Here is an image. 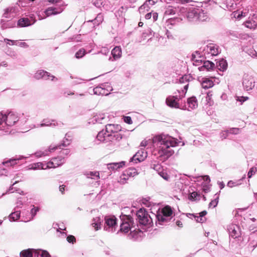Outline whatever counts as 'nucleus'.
I'll use <instances>...</instances> for the list:
<instances>
[{
  "label": "nucleus",
  "instance_id": "nucleus-41",
  "mask_svg": "<svg viewBox=\"0 0 257 257\" xmlns=\"http://www.w3.org/2000/svg\"><path fill=\"white\" fill-rule=\"evenodd\" d=\"M87 178H90L93 179H97L99 178L98 172H90L86 174Z\"/></svg>",
  "mask_w": 257,
  "mask_h": 257
},
{
  "label": "nucleus",
  "instance_id": "nucleus-2",
  "mask_svg": "<svg viewBox=\"0 0 257 257\" xmlns=\"http://www.w3.org/2000/svg\"><path fill=\"white\" fill-rule=\"evenodd\" d=\"M184 89L181 91L178 90L179 95H177L175 93V95H170L168 96L166 99V104L171 107L175 108H179L181 109H186V104L185 103H183L179 101L182 100L185 96L188 89V84L185 85L183 87Z\"/></svg>",
  "mask_w": 257,
  "mask_h": 257
},
{
  "label": "nucleus",
  "instance_id": "nucleus-58",
  "mask_svg": "<svg viewBox=\"0 0 257 257\" xmlns=\"http://www.w3.org/2000/svg\"><path fill=\"white\" fill-rule=\"evenodd\" d=\"M124 121L129 124H131L133 123V121L132 120V118L130 116H126L123 117Z\"/></svg>",
  "mask_w": 257,
  "mask_h": 257
},
{
  "label": "nucleus",
  "instance_id": "nucleus-17",
  "mask_svg": "<svg viewBox=\"0 0 257 257\" xmlns=\"http://www.w3.org/2000/svg\"><path fill=\"white\" fill-rule=\"evenodd\" d=\"M242 85L246 91L250 90L254 87V81L252 78L245 76L243 79Z\"/></svg>",
  "mask_w": 257,
  "mask_h": 257
},
{
  "label": "nucleus",
  "instance_id": "nucleus-44",
  "mask_svg": "<svg viewBox=\"0 0 257 257\" xmlns=\"http://www.w3.org/2000/svg\"><path fill=\"white\" fill-rule=\"evenodd\" d=\"M61 145H50L48 149H47V153H48V156L49 154L52 152H54L55 150L58 149V148H60Z\"/></svg>",
  "mask_w": 257,
  "mask_h": 257
},
{
  "label": "nucleus",
  "instance_id": "nucleus-49",
  "mask_svg": "<svg viewBox=\"0 0 257 257\" xmlns=\"http://www.w3.org/2000/svg\"><path fill=\"white\" fill-rule=\"evenodd\" d=\"M218 198H219V196H218V195H217L216 196V197L213 200H212L210 202V203L209 204V207H212L213 208H214L215 207H216L218 202Z\"/></svg>",
  "mask_w": 257,
  "mask_h": 257
},
{
  "label": "nucleus",
  "instance_id": "nucleus-13",
  "mask_svg": "<svg viewBox=\"0 0 257 257\" xmlns=\"http://www.w3.org/2000/svg\"><path fill=\"white\" fill-rule=\"evenodd\" d=\"M63 123L60 121H57L54 119H44L41 123L38 124L37 127L43 126H51V127H61Z\"/></svg>",
  "mask_w": 257,
  "mask_h": 257
},
{
  "label": "nucleus",
  "instance_id": "nucleus-61",
  "mask_svg": "<svg viewBox=\"0 0 257 257\" xmlns=\"http://www.w3.org/2000/svg\"><path fill=\"white\" fill-rule=\"evenodd\" d=\"M8 171L7 169L4 168V169H0V176L5 175L8 176Z\"/></svg>",
  "mask_w": 257,
  "mask_h": 257
},
{
  "label": "nucleus",
  "instance_id": "nucleus-15",
  "mask_svg": "<svg viewBox=\"0 0 257 257\" xmlns=\"http://www.w3.org/2000/svg\"><path fill=\"white\" fill-rule=\"evenodd\" d=\"M34 77L37 79L43 78L45 79H51L52 81L57 80L55 76L51 75L50 73L43 70L37 71L35 74Z\"/></svg>",
  "mask_w": 257,
  "mask_h": 257
},
{
  "label": "nucleus",
  "instance_id": "nucleus-24",
  "mask_svg": "<svg viewBox=\"0 0 257 257\" xmlns=\"http://www.w3.org/2000/svg\"><path fill=\"white\" fill-rule=\"evenodd\" d=\"M36 20L34 19L29 20L28 18L20 19L18 22V25L20 27H25L29 26L35 23Z\"/></svg>",
  "mask_w": 257,
  "mask_h": 257
},
{
  "label": "nucleus",
  "instance_id": "nucleus-27",
  "mask_svg": "<svg viewBox=\"0 0 257 257\" xmlns=\"http://www.w3.org/2000/svg\"><path fill=\"white\" fill-rule=\"evenodd\" d=\"M49 169L47 163H43L42 162H38L30 165L29 166V170H37V169Z\"/></svg>",
  "mask_w": 257,
  "mask_h": 257
},
{
  "label": "nucleus",
  "instance_id": "nucleus-40",
  "mask_svg": "<svg viewBox=\"0 0 257 257\" xmlns=\"http://www.w3.org/2000/svg\"><path fill=\"white\" fill-rule=\"evenodd\" d=\"M177 12V9L176 8H173L172 7H169L167 8L165 12V14L166 15H174Z\"/></svg>",
  "mask_w": 257,
  "mask_h": 257
},
{
  "label": "nucleus",
  "instance_id": "nucleus-18",
  "mask_svg": "<svg viewBox=\"0 0 257 257\" xmlns=\"http://www.w3.org/2000/svg\"><path fill=\"white\" fill-rule=\"evenodd\" d=\"M246 28L254 30L257 28V16L249 18L243 24Z\"/></svg>",
  "mask_w": 257,
  "mask_h": 257
},
{
  "label": "nucleus",
  "instance_id": "nucleus-19",
  "mask_svg": "<svg viewBox=\"0 0 257 257\" xmlns=\"http://www.w3.org/2000/svg\"><path fill=\"white\" fill-rule=\"evenodd\" d=\"M228 230L229 235L233 238L238 237L240 234L239 227L237 225L231 224L229 225Z\"/></svg>",
  "mask_w": 257,
  "mask_h": 257
},
{
  "label": "nucleus",
  "instance_id": "nucleus-57",
  "mask_svg": "<svg viewBox=\"0 0 257 257\" xmlns=\"http://www.w3.org/2000/svg\"><path fill=\"white\" fill-rule=\"evenodd\" d=\"M7 54L13 58H16L17 57V54L14 51H9L7 52Z\"/></svg>",
  "mask_w": 257,
  "mask_h": 257
},
{
  "label": "nucleus",
  "instance_id": "nucleus-32",
  "mask_svg": "<svg viewBox=\"0 0 257 257\" xmlns=\"http://www.w3.org/2000/svg\"><path fill=\"white\" fill-rule=\"evenodd\" d=\"M6 112H0V130L6 132Z\"/></svg>",
  "mask_w": 257,
  "mask_h": 257
},
{
  "label": "nucleus",
  "instance_id": "nucleus-11",
  "mask_svg": "<svg viewBox=\"0 0 257 257\" xmlns=\"http://www.w3.org/2000/svg\"><path fill=\"white\" fill-rule=\"evenodd\" d=\"M6 132H7L18 121L19 117L18 115L13 112H6Z\"/></svg>",
  "mask_w": 257,
  "mask_h": 257
},
{
  "label": "nucleus",
  "instance_id": "nucleus-26",
  "mask_svg": "<svg viewBox=\"0 0 257 257\" xmlns=\"http://www.w3.org/2000/svg\"><path fill=\"white\" fill-rule=\"evenodd\" d=\"M215 67V64L209 61H204L203 62V65L198 67L199 71H204L206 70L209 71L213 69Z\"/></svg>",
  "mask_w": 257,
  "mask_h": 257
},
{
  "label": "nucleus",
  "instance_id": "nucleus-33",
  "mask_svg": "<svg viewBox=\"0 0 257 257\" xmlns=\"http://www.w3.org/2000/svg\"><path fill=\"white\" fill-rule=\"evenodd\" d=\"M122 51L119 46L113 48V60L119 59L121 57Z\"/></svg>",
  "mask_w": 257,
  "mask_h": 257
},
{
  "label": "nucleus",
  "instance_id": "nucleus-22",
  "mask_svg": "<svg viewBox=\"0 0 257 257\" xmlns=\"http://www.w3.org/2000/svg\"><path fill=\"white\" fill-rule=\"evenodd\" d=\"M27 157H24L23 156H16L15 158L10 159V160L4 161L3 162V164L6 167H13L14 166L17 165L18 164V161L21 160L22 159H25L27 158Z\"/></svg>",
  "mask_w": 257,
  "mask_h": 257
},
{
  "label": "nucleus",
  "instance_id": "nucleus-52",
  "mask_svg": "<svg viewBox=\"0 0 257 257\" xmlns=\"http://www.w3.org/2000/svg\"><path fill=\"white\" fill-rule=\"evenodd\" d=\"M4 42L10 45H17V41L11 40L6 38L4 39Z\"/></svg>",
  "mask_w": 257,
  "mask_h": 257
},
{
  "label": "nucleus",
  "instance_id": "nucleus-39",
  "mask_svg": "<svg viewBox=\"0 0 257 257\" xmlns=\"http://www.w3.org/2000/svg\"><path fill=\"white\" fill-rule=\"evenodd\" d=\"M157 2V0H148L144 5L141 6L139 8V11L141 12L146 7H148V5H154Z\"/></svg>",
  "mask_w": 257,
  "mask_h": 257
},
{
  "label": "nucleus",
  "instance_id": "nucleus-21",
  "mask_svg": "<svg viewBox=\"0 0 257 257\" xmlns=\"http://www.w3.org/2000/svg\"><path fill=\"white\" fill-rule=\"evenodd\" d=\"M187 105H186V109L188 111L196 109L198 107L197 100L195 96H192L187 99Z\"/></svg>",
  "mask_w": 257,
  "mask_h": 257
},
{
  "label": "nucleus",
  "instance_id": "nucleus-20",
  "mask_svg": "<svg viewBox=\"0 0 257 257\" xmlns=\"http://www.w3.org/2000/svg\"><path fill=\"white\" fill-rule=\"evenodd\" d=\"M200 9H197L193 7H190L188 13L186 14V17L189 21L197 20V14L199 13Z\"/></svg>",
  "mask_w": 257,
  "mask_h": 257
},
{
  "label": "nucleus",
  "instance_id": "nucleus-30",
  "mask_svg": "<svg viewBox=\"0 0 257 257\" xmlns=\"http://www.w3.org/2000/svg\"><path fill=\"white\" fill-rule=\"evenodd\" d=\"M245 178V175L241 179L236 180H230L228 182L227 186L229 188H232L240 185L242 184V180Z\"/></svg>",
  "mask_w": 257,
  "mask_h": 257
},
{
  "label": "nucleus",
  "instance_id": "nucleus-59",
  "mask_svg": "<svg viewBox=\"0 0 257 257\" xmlns=\"http://www.w3.org/2000/svg\"><path fill=\"white\" fill-rule=\"evenodd\" d=\"M100 52L105 55H107L109 52V50L107 47H103L102 48Z\"/></svg>",
  "mask_w": 257,
  "mask_h": 257
},
{
  "label": "nucleus",
  "instance_id": "nucleus-51",
  "mask_svg": "<svg viewBox=\"0 0 257 257\" xmlns=\"http://www.w3.org/2000/svg\"><path fill=\"white\" fill-rule=\"evenodd\" d=\"M70 151L69 149H63L61 151L59 156H62V157H64L65 158V156H67V155H68L70 154Z\"/></svg>",
  "mask_w": 257,
  "mask_h": 257
},
{
  "label": "nucleus",
  "instance_id": "nucleus-29",
  "mask_svg": "<svg viewBox=\"0 0 257 257\" xmlns=\"http://www.w3.org/2000/svg\"><path fill=\"white\" fill-rule=\"evenodd\" d=\"M102 219L100 217H96L93 218L92 222V226L96 230H98L101 228Z\"/></svg>",
  "mask_w": 257,
  "mask_h": 257
},
{
  "label": "nucleus",
  "instance_id": "nucleus-25",
  "mask_svg": "<svg viewBox=\"0 0 257 257\" xmlns=\"http://www.w3.org/2000/svg\"><path fill=\"white\" fill-rule=\"evenodd\" d=\"M206 51L208 54H210L212 56L217 55L220 52L218 47L214 44L207 45Z\"/></svg>",
  "mask_w": 257,
  "mask_h": 257
},
{
  "label": "nucleus",
  "instance_id": "nucleus-64",
  "mask_svg": "<svg viewBox=\"0 0 257 257\" xmlns=\"http://www.w3.org/2000/svg\"><path fill=\"white\" fill-rule=\"evenodd\" d=\"M249 55L252 57L257 58V52L254 50L250 51Z\"/></svg>",
  "mask_w": 257,
  "mask_h": 257
},
{
  "label": "nucleus",
  "instance_id": "nucleus-16",
  "mask_svg": "<svg viewBox=\"0 0 257 257\" xmlns=\"http://www.w3.org/2000/svg\"><path fill=\"white\" fill-rule=\"evenodd\" d=\"M147 157V152L144 149L139 150L136 154L131 159V162L135 161L137 163L138 162L143 161Z\"/></svg>",
  "mask_w": 257,
  "mask_h": 257
},
{
  "label": "nucleus",
  "instance_id": "nucleus-60",
  "mask_svg": "<svg viewBox=\"0 0 257 257\" xmlns=\"http://www.w3.org/2000/svg\"><path fill=\"white\" fill-rule=\"evenodd\" d=\"M67 240L69 243H73L74 242H75V238L73 235H69L67 237Z\"/></svg>",
  "mask_w": 257,
  "mask_h": 257
},
{
  "label": "nucleus",
  "instance_id": "nucleus-63",
  "mask_svg": "<svg viewBox=\"0 0 257 257\" xmlns=\"http://www.w3.org/2000/svg\"><path fill=\"white\" fill-rule=\"evenodd\" d=\"M113 138H115L116 140L119 141L122 138V136L119 133L117 132L115 134L113 133Z\"/></svg>",
  "mask_w": 257,
  "mask_h": 257
},
{
  "label": "nucleus",
  "instance_id": "nucleus-6",
  "mask_svg": "<svg viewBox=\"0 0 257 257\" xmlns=\"http://www.w3.org/2000/svg\"><path fill=\"white\" fill-rule=\"evenodd\" d=\"M137 219L141 225H149L153 223L152 217L144 209H140L136 214Z\"/></svg>",
  "mask_w": 257,
  "mask_h": 257
},
{
  "label": "nucleus",
  "instance_id": "nucleus-36",
  "mask_svg": "<svg viewBox=\"0 0 257 257\" xmlns=\"http://www.w3.org/2000/svg\"><path fill=\"white\" fill-rule=\"evenodd\" d=\"M21 216V213L19 211H16L9 215V219L11 221H15L19 219Z\"/></svg>",
  "mask_w": 257,
  "mask_h": 257
},
{
  "label": "nucleus",
  "instance_id": "nucleus-56",
  "mask_svg": "<svg viewBox=\"0 0 257 257\" xmlns=\"http://www.w3.org/2000/svg\"><path fill=\"white\" fill-rule=\"evenodd\" d=\"M228 131H222L220 134V137L222 140L226 139L228 137Z\"/></svg>",
  "mask_w": 257,
  "mask_h": 257
},
{
  "label": "nucleus",
  "instance_id": "nucleus-3",
  "mask_svg": "<svg viewBox=\"0 0 257 257\" xmlns=\"http://www.w3.org/2000/svg\"><path fill=\"white\" fill-rule=\"evenodd\" d=\"M119 231L124 233H127L131 231V235L135 237V235L138 231L135 228L134 222L133 218L130 216L124 215L120 219Z\"/></svg>",
  "mask_w": 257,
  "mask_h": 257
},
{
  "label": "nucleus",
  "instance_id": "nucleus-35",
  "mask_svg": "<svg viewBox=\"0 0 257 257\" xmlns=\"http://www.w3.org/2000/svg\"><path fill=\"white\" fill-rule=\"evenodd\" d=\"M112 227V218L105 216L104 230H108Z\"/></svg>",
  "mask_w": 257,
  "mask_h": 257
},
{
  "label": "nucleus",
  "instance_id": "nucleus-47",
  "mask_svg": "<svg viewBox=\"0 0 257 257\" xmlns=\"http://www.w3.org/2000/svg\"><path fill=\"white\" fill-rule=\"evenodd\" d=\"M86 54L85 50L84 49H81L75 54V57L77 58H81Z\"/></svg>",
  "mask_w": 257,
  "mask_h": 257
},
{
  "label": "nucleus",
  "instance_id": "nucleus-62",
  "mask_svg": "<svg viewBox=\"0 0 257 257\" xmlns=\"http://www.w3.org/2000/svg\"><path fill=\"white\" fill-rule=\"evenodd\" d=\"M197 196H198L197 193L196 192H193L190 194V195L189 196V199H196Z\"/></svg>",
  "mask_w": 257,
  "mask_h": 257
},
{
  "label": "nucleus",
  "instance_id": "nucleus-9",
  "mask_svg": "<svg viewBox=\"0 0 257 257\" xmlns=\"http://www.w3.org/2000/svg\"><path fill=\"white\" fill-rule=\"evenodd\" d=\"M64 9V6L62 5L59 7H49L45 11L42 12V15L39 14L38 17L39 20H42L52 15H55L60 14Z\"/></svg>",
  "mask_w": 257,
  "mask_h": 257
},
{
  "label": "nucleus",
  "instance_id": "nucleus-31",
  "mask_svg": "<svg viewBox=\"0 0 257 257\" xmlns=\"http://www.w3.org/2000/svg\"><path fill=\"white\" fill-rule=\"evenodd\" d=\"M202 87L204 89H208L214 85V83L212 80L209 78H204L201 83Z\"/></svg>",
  "mask_w": 257,
  "mask_h": 257
},
{
  "label": "nucleus",
  "instance_id": "nucleus-7",
  "mask_svg": "<svg viewBox=\"0 0 257 257\" xmlns=\"http://www.w3.org/2000/svg\"><path fill=\"white\" fill-rule=\"evenodd\" d=\"M109 120V117L107 114L96 112L93 113L92 116L89 118V123H105Z\"/></svg>",
  "mask_w": 257,
  "mask_h": 257
},
{
  "label": "nucleus",
  "instance_id": "nucleus-50",
  "mask_svg": "<svg viewBox=\"0 0 257 257\" xmlns=\"http://www.w3.org/2000/svg\"><path fill=\"white\" fill-rule=\"evenodd\" d=\"M152 143V140L151 139L144 140L140 144V146L143 147H145L149 145V144Z\"/></svg>",
  "mask_w": 257,
  "mask_h": 257
},
{
  "label": "nucleus",
  "instance_id": "nucleus-48",
  "mask_svg": "<svg viewBox=\"0 0 257 257\" xmlns=\"http://www.w3.org/2000/svg\"><path fill=\"white\" fill-rule=\"evenodd\" d=\"M190 78V76L184 75L180 78L179 82L181 83H187V84L186 85H187V84L188 85V81H189Z\"/></svg>",
  "mask_w": 257,
  "mask_h": 257
},
{
  "label": "nucleus",
  "instance_id": "nucleus-28",
  "mask_svg": "<svg viewBox=\"0 0 257 257\" xmlns=\"http://www.w3.org/2000/svg\"><path fill=\"white\" fill-rule=\"evenodd\" d=\"M39 210V208L38 207H34L31 210V216L27 217L22 216V221L24 222H28L32 220L35 216L36 215L37 212Z\"/></svg>",
  "mask_w": 257,
  "mask_h": 257
},
{
  "label": "nucleus",
  "instance_id": "nucleus-23",
  "mask_svg": "<svg viewBox=\"0 0 257 257\" xmlns=\"http://www.w3.org/2000/svg\"><path fill=\"white\" fill-rule=\"evenodd\" d=\"M37 252L38 250L36 249L29 248L22 250L20 254L21 257H35Z\"/></svg>",
  "mask_w": 257,
  "mask_h": 257
},
{
  "label": "nucleus",
  "instance_id": "nucleus-14",
  "mask_svg": "<svg viewBox=\"0 0 257 257\" xmlns=\"http://www.w3.org/2000/svg\"><path fill=\"white\" fill-rule=\"evenodd\" d=\"M198 181H203L202 183V189L205 193L209 191L210 188V179L208 176H204L198 177Z\"/></svg>",
  "mask_w": 257,
  "mask_h": 257
},
{
  "label": "nucleus",
  "instance_id": "nucleus-12",
  "mask_svg": "<svg viewBox=\"0 0 257 257\" xmlns=\"http://www.w3.org/2000/svg\"><path fill=\"white\" fill-rule=\"evenodd\" d=\"M65 162V158L62 156L53 158L47 163L48 168H55L61 166Z\"/></svg>",
  "mask_w": 257,
  "mask_h": 257
},
{
  "label": "nucleus",
  "instance_id": "nucleus-55",
  "mask_svg": "<svg viewBox=\"0 0 257 257\" xmlns=\"http://www.w3.org/2000/svg\"><path fill=\"white\" fill-rule=\"evenodd\" d=\"M159 175L165 180L168 181L170 179V176L165 172H161Z\"/></svg>",
  "mask_w": 257,
  "mask_h": 257
},
{
  "label": "nucleus",
  "instance_id": "nucleus-54",
  "mask_svg": "<svg viewBox=\"0 0 257 257\" xmlns=\"http://www.w3.org/2000/svg\"><path fill=\"white\" fill-rule=\"evenodd\" d=\"M227 131L228 132V134L236 135L239 133V129L238 128H231Z\"/></svg>",
  "mask_w": 257,
  "mask_h": 257
},
{
  "label": "nucleus",
  "instance_id": "nucleus-4",
  "mask_svg": "<svg viewBox=\"0 0 257 257\" xmlns=\"http://www.w3.org/2000/svg\"><path fill=\"white\" fill-rule=\"evenodd\" d=\"M172 214V210L169 206H166L161 210L157 211V214H153L157 219L156 223L160 225L164 223L168 222L170 220V217Z\"/></svg>",
  "mask_w": 257,
  "mask_h": 257
},
{
  "label": "nucleus",
  "instance_id": "nucleus-37",
  "mask_svg": "<svg viewBox=\"0 0 257 257\" xmlns=\"http://www.w3.org/2000/svg\"><path fill=\"white\" fill-rule=\"evenodd\" d=\"M207 18V15L204 13L202 9H200V12L197 14V20L201 21H204Z\"/></svg>",
  "mask_w": 257,
  "mask_h": 257
},
{
  "label": "nucleus",
  "instance_id": "nucleus-38",
  "mask_svg": "<svg viewBox=\"0 0 257 257\" xmlns=\"http://www.w3.org/2000/svg\"><path fill=\"white\" fill-rule=\"evenodd\" d=\"M190 6H189L178 7L177 8V11H179L181 14L186 16V14L188 13V11L190 8Z\"/></svg>",
  "mask_w": 257,
  "mask_h": 257
},
{
  "label": "nucleus",
  "instance_id": "nucleus-43",
  "mask_svg": "<svg viewBox=\"0 0 257 257\" xmlns=\"http://www.w3.org/2000/svg\"><path fill=\"white\" fill-rule=\"evenodd\" d=\"M71 141V139L70 137L68 136V134H66L64 140L63 141V143L60 145L61 146L66 147L70 144Z\"/></svg>",
  "mask_w": 257,
  "mask_h": 257
},
{
  "label": "nucleus",
  "instance_id": "nucleus-42",
  "mask_svg": "<svg viewBox=\"0 0 257 257\" xmlns=\"http://www.w3.org/2000/svg\"><path fill=\"white\" fill-rule=\"evenodd\" d=\"M36 157L38 158L48 156L47 150H39L35 153Z\"/></svg>",
  "mask_w": 257,
  "mask_h": 257
},
{
  "label": "nucleus",
  "instance_id": "nucleus-53",
  "mask_svg": "<svg viewBox=\"0 0 257 257\" xmlns=\"http://www.w3.org/2000/svg\"><path fill=\"white\" fill-rule=\"evenodd\" d=\"M257 169L256 168H251L248 172V177L250 178L255 173Z\"/></svg>",
  "mask_w": 257,
  "mask_h": 257
},
{
  "label": "nucleus",
  "instance_id": "nucleus-8",
  "mask_svg": "<svg viewBox=\"0 0 257 257\" xmlns=\"http://www.w3.org/2000/svg\"><path fill=\"white\" fill-rule=\"evenodd\" d=\"M138 174V173L136 168H130L123 172L118 179L117 182L120 184H124L127 183V181L130 177H133Z\"/></svg>",
  "mask_w": 257,
  "mask_h": 257
},
{
  "label": "nucleus",
  "instance_id": "nucleus-1",
  "mask_svg": "<svg viewBox=\"0 0 257 257\" xmlns=\"http://www.w3.org/2000/svg\"><path fill=\"white\" fill-rule=\"evenodd\" d=\"M153 142L157 143L160 156H164L165 159H168L174 153V150L171 149V147H176L181 143L176 139L165 134L156 136L154 138Z\"/></svg>",
  "mask_w": 257,
  "mask_h": 257
},
{
  "label": "nucleus",
  "instance_id": "nucleus-34",
  "mask_svg": "<svg viewBox=\"0 0 257 257\" xmlns=\"http://www.w3.org/2000/svg\"><path fill=\"white\" fill-rule=\"evenodd\" d=\"M217 67L219 70L223 72L225 71L227 68V63L226 61L223 59L219 60L218 62Z\"/></svg>",
  "mask_w": 257,
  "mask_h": 257
},
{
  "label": "nucleus",
  "instance_id": "nucleus-46",
  "mask_svg": "<svg viewBox=\"0 0 257 257\" xmlns=\"http://www.w3.org/2000/svg\"><path fill=\"white\" fill-rule=\"evenodd\" d=\"M38 252L37 253V256L38 257V255H40L41 257H51V255L49 253V252L46 250H37Z\"/></svg>",
  "mask_w": 257,
  "mask_h": 257
},
{
  "label": "nucleus",
  "instance_id": "nucleus-10",
  "mask_svg": "<svg viewBox=\"0 0 257 257\" xmlns=\"http://www.w3.org/2000/svg\"><path fill=\"white\" fill-rule=\"evenodd\" d=\"M112 90L111 84L108 82L101 84L93 89L94 93L97 95H107Z\"/></svg>",
  "mask_w": 257,
  "mask_h": 257
},
{
  "label": "nucleus",
  "instance_id": "nucleus-5",
  "mask_svg": "<svg viewBox=\"0 0 257 257\" xmlns=\"http://www.w3.org/2000/svg\"><path fill=\"white\" fill-rule=\"evenodd\" d=\"M96 139L104 143H108L109 144H111L112 140V124L111 123L106 124L105 130H103L98 133Z\"/></svg>",
  "mask_w": 257,
  "mask_h": 257
},
{
  "label": "nucleus",
  "instance_id": "nucleus-45",
  "mask_svg": "<svg viewBox=\"0 0 257 257\" xmlns=\"http://www.w3.org/2000/svg\"><path fill=\"white\" fill-rule=\"evenodd\" d=\"M125 162L124 161H121L119 163H113V171L123 168L125 166Z\"/></svg>",
  "mask_w": 257,
  "mask_h": 257
}]
</instances>
